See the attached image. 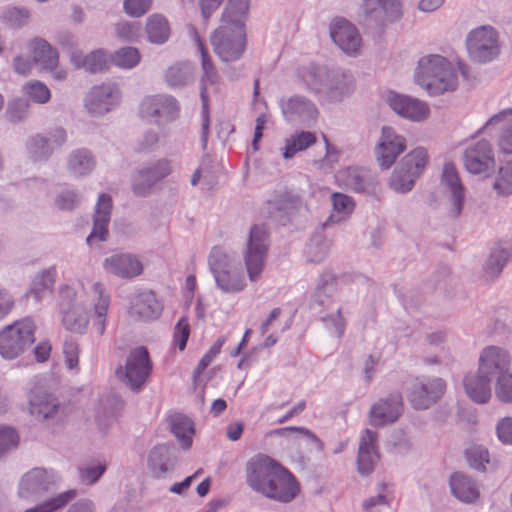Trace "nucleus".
Masks as SVG:
<instances>
[{"instance_id":"nucleus-1","label":"nucleus","mask_w":512,"mask_h":512,"mask_svg":"<svg viewBox=\"0 0 512 512\" xmlns=\"http://www.w3.org/2000/svg\"><path fill=\"white\" fill-rule=\"evenodd\" d=\"M152 361L148 349L138 346L131 349L124 365L116 368V376L134 392H140L152 372Z\"/></svg>"},{"instance_id":"nucleus-2","label":"nucleus","mask_w":512,"mask_h":512,"mask_svg":"<svg viewBox=\"0 0 512 512\" xmlns=\"http://www.w3.org/2000/svg\"><path fill=\"white\" fill-rule=\"evenodd\" d=\"M35 328L31 318L6 326L0 332V356L12 360L27 351L35 341Z\"/></svg>"},{"instance_id":"nucleus-3","label":"nucleus","mask_w":512,"mask_h":512,"mask_svg":"<svg viewBox=\"0 0 512 512\" xmlns=\"http://www.w3.org/2000/svg\"><path fill=\"white\" fill-rule=\"evenodd\" d=\"M208 265L216 286L222 292L238 293L246 286L243 274L220 247L212 248L208 257Z\"/></svg>"},{"instance_id":"nucleus-4","label":"nucleus","mask_w":512,"mask_h":512,"mask_svg":"<svg viewBox=\"0 0 512 512\" xmlns=\"http://www.w3.org/2000/svg\"><path fill=\"white\" fill-rule=\"evenodd\" d=\"M428 161L426 149L417 147L398 163L390 177V187L398 193L412 190L416 180L423 173Z\"/></svg>"},{"instance_id":"nucleus-5","label":"nucleus","mask_w":512,"mask_h":512,"mask_svg":"<svg viewBox=\"0 0 512 512\" xmlns=\"http://www.w3.org/2000/svg\"><path fill=\"white\" fill-rule=\"evenodd\" d=\"M466 46L471 60L479 64L496 60L501 52L499 33L490 25L471 30L466 38Z\"/></svg>"},{"instance_id":"nucleus-6","label":"nucleus","mask_w":512,"mask_h":512,"mask_svg":"<svg viewBox=\"0 0 512 512\" xmlns=\"http://www.w3.org/2000/svg\"><path fill=\"white\" fill-rule=\"evenodd\" d=\"M210 42L214 53L222 62L238 61L246 51V30L222 24L213 32Z\"/></svg>"},{"instance_id":"nucleus-7","label":"nucleus","mask_w":512,"mask_h":512,"mask_svg":"<svg viewBox=\"0 0 512 512\" xmlns=\"http://www.w3.org/2000/svg\"><path fill=\"white\" fill-rule=\"evenodd\" d=\"M269 249V232L265 225H253L250 228L243 260L250 281H256L265 266Z\"/></svg>"},{"instance_id":"nucleus-8","label":"nucleus","mask_w":512,"mask_h":512,"mask_svg":"<svg viewBox=\"0 0 512 512\" xmlns=\"http://www.w3.org/2000/svg\"><path fill=\"white\" fill-rule=\"evenodd\" d=\"M446 391V382L440 377H416L409 388L408 398L416 410H425L437 403Z\"/></svg>"},{"instance_id":"nucleus-9","label":"nucleus","mask_w":512,"mask_h":512,"mask_svg":"<svg viewBox=\"0 0 512 512\" xmlns=\"http://www.w3.org/2000/svg\"><path fill=\"white\" fill-rule=\"evenodd\" d=\"M193 38L197 44L198 50L201 56V68H202V76L200 79V98L202 102V140L204 143L207 141L208 130H209V96L207 91L208 85H216L219 81V74L211 60V57L206 49L201 37L199 34L194 31Z\"/></svg>"},{"instance_id":"nucleus-10","label":"nucleus","mask_w":512,"mask_h":512,"mask_svg":"<svg viewBox=\"0 0 512 512\" xmlns=\"http://www.w3.org/2000/svg\"><path fill=\"white\" fill-rule=\"evenodd\" d=\"M180 106L175 97L168 94L146 96L140 104V115L150 118L157 125L172 122L179 116Z\"/></svg>"},{"instance_id":"nucleus-11","label":"nucleus","mask_w":512,"mask_h":512,"mask_svg":"<svg viewBox=\"0 0 512 512\" xmlns=\"http://www.w3.org/2000/svg\"><path fill=\"white\" fill-rule=\"evenodd\" d=\"M362 15L366 25L383 28L402 17L400 0H362Z\"/></svg>"},{"instance_id":"nucleus-12","label":"nucleus","mask_w":512,"mask_h":512,"mask_svg":"<svg viewBox=\"0 0 512 512\" xmlns=\"http://www.w3.org/2000/svg\"><path fill=\"white\" fill-rule=\"evenodd\" d=\"M67 141L64 128L50 129L47 136L35 134L26 142L28 156L34 162H46L56 149L61 148Z\"/></svg>"},{"instance_id":"nucleus-13","label":"nucleus","mask_w":512,"mask_h":512,"mask_svg":"<svg viewBox=\"0 0 512 512\" xmlns=\"http://www.w3.org/2000/svg\"><path fill=\"white\" fill-rule=\"evenodd\" d=\"M248 480H297L280 462L259 453L246 463Z\"/></svg>"},{"instance_id":"nucleus-14","label":"nucleus","mask_w":512,"mask_h":512,"mask_svg":"<svg viewBox=\"0 0 512 512\" xmlns=\"http://www.w3.org/2000/svg\"><path fill=\"white\" fill-rule=\"evenodd\" d=\"M121 102V92L115 83L92 87L85 98V107L93 116H102L115 109Z\"/></svg>"},{"instance_id":"nucleus-15","label":"nucleus","mask_w":512,"mask_h":512,"mask_svg":"<svg viewBox=\"0 0 512 512\" xmlns=\"http://www.w3.org/2000/svg\"><path fill=\"white\" fill-rule=\"evenodd\" d=\"M463 163L466 170L474 175L493 171L495 158L491 143L484 139L471 143L464 150Z\"/></svg>"},{"instance_id":"nucleus-16","label":"nucleus","mask_w":512,"mask_h":512,"mask_svg":"<svg viewBox=\"0 0 512 512\" xmlns=\"http://www.w3.org/2000/svg\"><path fill=\"white\" fill-rule=\"evenodd\" d=\"M406 149V139L390 126H383L375 147L376 159L383 169H389Z\"/></svg>"},{"instance_id":"nucleus-17","label":"nucleus","mask_w":512,"mask_h":512,"mask_svg":"<svg viewBox=\"0 0 512 512\" xmlns=\"http://www.w3.org/2000/svg\"><path fill=\"white\" fill-rule=\"evenodd\" d=\"M384 101L397 115L413 122L424 121L430 114L426 102L394 91H388Z\"/></svg>"},{"instance_id":"nucleus-18","label":"nucleus","mask_w":512,"mask_h":512,"mask_svg":"<svg viewBox=\"0 0 512 512\" xmlns=\"http://www.w3.org/2000/svg\"><path fill=\"white\" fill-rule=\"evenodd\" d=\"M279 105L283 117L291 124L309 125L318 115L315 104L301 95L281 99Z\"/></svg>"},{"instance_id":"nucleus-19","label":"nucleus","mask_w":512,"mask_h":512,"mask_svg":"<svg viewBox=\"0 0 512 512\" xmlns=\"http://www.w3.org/2000/svg\"><path fill=\"white\" fill-rule=\"evenodd\" d=\"M403 410L402 396L398 392L391 393L379 399L371 406L369 412L370 424L383 427L398 420Z\"/></svg>"},{"instance_id":"nucleus-20","label":"nucleus","mask_w":512,"mask_h":512,"mask_svg":"<svg viewBox=\"0 0 512 512\" xmlns=\"http://www.w3.org/2000/svg\"><path fill=\"white\" fill-rule=\"evenodd\" d=\"M511 357L507 350L499 346L485 347L479 356V373L495 379L510 371Z\"/></svg>"},{"instance_id":"nucleus-21","label":"nucleus","mask_w":512,"mask_h":512,"mask_svg":"<svg viewBox=\"0 0 512 512\" xmlns=\"http://www.w3.org/2000/svg\"><path fill=\"white\" fill-rule=\"evenodd\" d=\"M163 310L162 303L151 290L135 293L130 298L129 314L138 320H155Z\"/></svg>"},{"instance_id":"nucleus-22","label":"nucleus","mask_w":512,"mask_h":512,"mask_svg":"<svg viewBox=\"0 0 512 512\" xmlns=\"http://www.w3.org/2000/svg\"><path fill=\"white\" fill-rule=\"evenodd\" d=\"M441 184L451 193V206L449 217L457 219L463 210L465 188L461 183L456 167L452 163H445L441 175Z\"/></svg>"},{"instance_id":"nucleus-23","label":"nucleus","mask_w":512,"mask_h":512,"mask_svg":"<svg viewBox=\"0 0 512 512\" xmlns=\"http://www.w3.org/2000/svg\"><path fill=\"white\" fill-rule=\"evenodd\" d=\"M330 37L346 54L357 52L361 37L356 27L344 18H336L330 26Z\"/></svg>"},{"instance_id":"nucleus-24","label":"nucleus","mask_w":512,"mask_h":512,"mask_svg":"<svg viewBox=\"0 0 512 512\" xmlns=\"http://www.w3.org/2000/svg\"><path fill=\"white\" fill-rule=\"evenodd\" d=\"M378 434L370 429H365L360 438L357 454V471L363 477L368 476L375 469L380 458L376 448Z\"/></svg>"},{"instance_id":"nucleus-25","label":"nucleus","mask_w":512,"mask_h":512,"mask_svg":"<svg viewBox=\"0 0 512 512\" xmlns=\"http://www.w3.org/2000/svg\"><path fill=\"white\" fill-rule=\"evenodd\" d=\"M29 404L31 415L38 421L54 422L62 414L59 400L50 393L33 392Z\"/></svg>"},{"instance_id":"nucleus-26","label":"nucleus","mask_w":512,"mask_h":512,"mask_svg":"<svg viewBox=\"0 0 512 512\" xmlns=\"http://www.w3.org/2000/svg\"><path fill=\"white\" fill-rule=\"evenodd\" d=\"M112 210V199L108 194L102 193L98 197L93 215V227L91 233L86 238L87 244L91 245L94 241H106L108 238V224L110 222Z\"/></svg>"},{"instance_id":"nucleus-27","label":"nucleus","mask_w":512,"mask_h":512,"mask_svg":"<svg viewBox=\"0 0 512 512\" xmlns=\"http://www.w3.org/2000/svg\"><path fill=\"white\" fill-rule=\"evenodd\" d=\"M103 268L119 278L130 279L142 273L140 260L128 253H117L105 258Z\"/></svg>"},{"instance_id":"nucleus-28","label":"nucleus","mask_w":512,"mask_h":512,"mask_svg":"<svg viewBox=\"0 0 512 512\" xmlns=\"http://www.w3.org/2000/svg\"><path fill=\"white\" fill-rule=\"evenodd\" d=\"M169 173V162L166 160H159L152 166L143 168L137 173L133 180V192L137 196L148 195L155 183L167 176Z\"/></svg>"},{"instance_id":"nucleus-29","label":"nucleus","mask_w":512,"mask_h":512,"mask_svg":"<svg viewBox=\"0 0 512 512\" xmlns=\"http://www.w3.org/2000/svg\"><path fill=\"white\" fill-rule=\"evenodd\" d=\"M255 492L265 497L279 501L290 502L300 491V482H248Z\"/></svg>"},{"instance_id":"nucleus-30","label":"nucleus","mask_w":512,"mask_h":512,"mask_svg":"<svg viewBox=\"0 0 512 512\" xmlns=\"http://www.w3.org/2000/svg\"><path fill=\"white\" fill-rule=\"evenodd\" d=\"M512 261V241L499 240L491 248L489 257L484 265V273L490 279L497 278Z\"/></svg>"},{"instance_id":"nucleus-31","label":"nucleus","mask_w":512,"mask_h":512,"mask_svg":"<svg viewBox=\"0 0 512 512\" xmlns=\"http://www.w3.org/2000/svg\"><path fill=\"white\" fill-rule=\"evenodd\" d=\"M177 461V449L174 445L155 446L148 455V467L156 477H162L174 469Z\"/></svg>"},{"instance_id":"nucleus-32","label":"nucleus","mask_w":512,"mask_h":512,"mask_svg":"<svg viewBox=\"0 0 512 512\" xmlns=\"http://www.w3.org/2000/svg\"><path fill=\"white\" fill-rule=\"evenodd\" d=\"M170 432L183 450H189L195 435V423L185 414L173 413L167 417Z\"/></svg>"},{"instance_id":"nucleus-33","label":"nucleus","mask_w":512,"mask_h":512,"mask_svg":"<svg viewBox=\"0 0 512 512\" xmlns=\"http://www.w3.org/2000/svg\"><path fill=\"white\" fill-rule=\"evenodd\" d=\"M491 378L483 373H470L463 379L466 395L475 403H487L491 397Z\"/></svg>"},{"instance_id":"nucleus-34","label":"nucleus","mask_w":512,"mask_h":512,"mask_svg":"<svg viewBox=\"0 0 512 512\" xmlns=\"http://www.w3.org/2000/svg\"><path fill=\"white\" fill-rule=\"evenodd\" d=\"M337 280L335 274L324 271L318 279L316 289L309 301L310 310L319 313L327 306L329 298L336 291Z\"/></svg>"},{"instance_id":"nucleus-35","label":"nucleus","mask_w":512,"mask_h":512,"mask_svg":"<svg viewBox=\"0 0 512 512\" xmlns=\"http://www.w3.org/2000/svg\"><path fill=\"white\" fill-rule=\"evenodd\" d=\"M448 62L445 57L438 54L421 57L415 71L416 82L424 87V82H430V80H434V77L439 76V73L444 71L445 66L447 67Z\"/></svg>"},{"instance_id":"nucleus-36","label":"nucleus","mask_w":512,"mask_h":512,"mask_svg":"<svg viewBox=\"0 0 512 512\" xmlns=\"http://www.w3.org/2000/svg\"><path fill=\"white\" fill-rule=\"evenodd\" d=\"M96 163L94 154L87 148L74 149L67 158L68 171L74 177L89 175L95 169Z\"/></svg>"},{"instance_id":"nucleus-37","label":"nucleus","mask_w":512,"mask_h":512,"mask_svg":"<svg viewBox=\"0 0 512 512\" xmlns=\"http://www.w3.org/2000/svg\"><path fill=\"white\" fill-rule=\"evenodd\" d=\"M124 407L123 401L116 395L105 396L100 399L95 420L100 429H107L117 420Z\"/></svg>"},{"instance_id":"nucleus-38","label":"nucleus","mask_w":512,"mask_h":512,"mask_svg":"<svg viewBox=\"0 0 512 512\" xmlns=\"http://www.w3.org/2000/svg\"><path fill=\"white\" fill-rule=\"evenodd\" d=\"M92 289L95 299L94 314L92 318L93 328L96 330L98 335L102 336L106 329V316L110 305V297L106 293L104 285L100 282H95L92 285Z\"/></svg>"},{"instance_id":"nucleus-39","label":"nucleus","mask_w":512,"mask_h":512,"mask_svg":"<svg viewBox=\"0 0 512 512\" xmlns=\"http://www.w3.org/2000/svg\"><path fill=\"white\" fill-rule=\"evenodd\" d=\"M33 63L42 70L52 71L57 68L59 54L45 39L35 38L32 43Z\"/></svg>"},{"instance_id":"nucleus-40","label":"nucleus","mask_w":512,"mask_h":512,"mask_svg":"<svg viewBox=\"0 0 512 512\" xmlns=\"http://www.w3.org/2000/svg\"><path fill=\"white\" fill-rule=\"evenodd\" d=\"M352 89V80L349 75L340 70H330L322 93L333 101H339Z\"/></svg>"},{"instance_id":"nucleus-41","label":"nucleus","mask_w":512,"mask_h":512,"mask_svg":"<svg viewBox=\"0 0 512 512\" xmlns=\"http://www.w3.org/2000/svg\"><path fill=\"white\" fill-rule=\"evenodd\" d=\"M441 71L439 76L434 77L430 82H424V88L431 96H437L448 91L456 90L458 86V72L454 65L449 61L447 67Z\"/></svg>"},{"instance_id":"nucleus-42","label":"nucleus","mask_w":512,"mask_h":512,"mask_svg":"<svg viewBox=\"0 0 512 512\" xmlns=\"http://www.w3.org/2000/svg\"><path fill=\"white\" fill-rule=\"evenodd\" d=\"M329 71L325 66L310 63L299 69V78L309 91L319 94L323 91Z\"/></svg>"},{"instance_id":"nucleus-43","label":"nucleus","mask_w":512,"mask_h":512,"mask_svg":"<svg viewBox=\"0 0 512 512\" xmlns=\"http://www.w3.org/2000/svg\"><path fill=\"white\" fill-rule=\"evenodd\" d=\"M250 0H228L222 13V24L245 29Z\"/></svg>"},{"instance_id":"nucleus-44","label":"nucleus","mask_w":512,"mask_h":512,"mask_svg":"<svg viewBox=\"0 0 512 512\" xmlns=\"http://www.w3.org/2000/svg\"><path fill=\"white\" fill-rule=\"evenodd\" d=\"M340 177L344 184L355 192L370 193L373 190V179L363 168L349 167Z\"/></svg>"},{"instance_id":"nucleus-45","label":"nucleus","mask_w":512,"mask_h":512,"mask_svg":"<svg viewBox=\"0 0 512 512\" xmlns=\"http://www.w3.org/2000/svg\"><path fill=\"white\" fill-rule=\"evenodd\" d=\"M71 61L77 68L83 67L90 73H98L107 68L108 58L104 50L98 49L87 55L75 51L72 53Z\"/></svg>"},{"instance_id":"nucleus-46","label":"nucleus","mask_w":512,"mask_h":512,"mask_svg":"<svg viewBox=\"0 0 512 512\" xmlns=\"http://www.w3.org/2000/svg\"><path fill=\"white\" fill-rule=\"evenodd\" d=\"M55 277V267H50L38 273L32 281L28 295L32 296L36 302H40L51 294L55 283Z\"/></svg>"},{"instance_id":"nucleus-47","label":"nucleus","mask_w":512,"mask_h":512,"mask_svg":"<svg viewBox=\"0 0 512 512\" xmlns=\"http://www.w3.org/2000/svg\"><path fill=\"white\" fill-rule=\"evenodd\" d=\"M146 33L148 40L157 45L164 44L170 35L168 20L160 14H152L146 22Z\"/></svg>"},{"instance_id":"nucleus-48","label":"nucleus","mask_w":512,"mask_h":512,"mask_svg":"<svg viewBox=\"0 0 512 512\" xmlns=\"http://www.w3.org/2000/svg\"><path fill=\"white\" fill-rule=\"evenodd\" d=\"M316 143V135L310 131L292 134L285 140L282 156L284 159L293 158L298 152L304 151Z\"/></svg>"},{"instance_id":"nucleus-49","label":"nucleus","mask_w":512,"mask_h":512,"mask_svg":"<svg viewBox=\"0 0 512 512\" xmlns=\"http://www.w3.org/2000/svg\"><path fill=\"white\" fill-rule=\"evenodd\" d=\"M60 314L62 324L66 330L77 334L85 333L89 324V317L83 307L76 306L74 308L64 310Z\"/></svg>"},{"instance_id":"nucleus-50","label":"nucleus","mask_w":512,"mask_h":512,"mask_svg":"<svg viewBox=\"0 0 512 512\" xmlns=\"http://www.w3.org/2000/svg\"><path fill=\"white\" fill-rule=\"evenodd\" d=\"M330 243L322 231L315 232L305 249V256L310 263H320L328 255Z\"/></svg>"},{"instance_id":"nucleus-51","label":"nucleus","mask_w":512,"mask_h":512,"mask_svg":"<svg viewBox=\"0 0 512 512\" xmlns=\"http://www.w3.org/2000/svg\"><path fill=\"white\" fill-rule=\"evenodd\" d=\"M192 77V68L189 63L179 62L170 66L165 73V81L171 88L184 87Z\"/></svg>"},{"instance_id":"nucleus-52","label":"nucleus","mask_w":512,"mask_h":512,"mask_svg":"<svg viewBox=\"0 0 512 512\" xmlns=\"http://www.w3.org/2000/svg\"><path fill=\"white\" fill-rule=\"evenodd\" d=\"M76 497V490L69 489L51 497L36 506L26 509L24 512H54L65 507Z\"/></svg>"},{"instance_id":"nucleus-53","label":"nucleus","mask_w":512,"mask_h":512,"mask_svg":"<svg viewBox=\"0 0 512 512\" xmlns=\"http://www.w3.org/2000/svg\"><path fill=\"white\" fill-rule=\"evenodd\" d=\"M333 210L338 214L330 215L324 222L323 226H328L330 223H337L345 215H349L354 209L353 199L342 193H333L331 195Z\"/></svg>"},{"instance_id":"nucleus-54","label":"nucleus","mask_w":512,"mask_h":512,"mask_svg":"<svg viewBox=\"0 0 512 512\" xmlns=\"http://www.w3.org/2000/svg\"><path fill=\"white\" fill-rule=\"evenodd\" d=\"M449 486L451 493L464 503H472L480 496L476 482H449Z\"/></svg>"},{"instance_id":"nucleus-55","label":"nucleus","mask_w":512,"mask_h":512,"mask_svg":"<svg viewBox=\"0 0 512 512\" xmlns=\"http://www.w3.org/2000/svg\"><path fill=\"white\" fill-rule=\"evenodd\" d=\"M112 62L121 68L131 69L140 61V53L134 47H123L111 56Z\"/></svg>"},{"instance_id":"nucleus-56","label":"nucleus","mask_w":512,"mask_h":512,"mask_svg":"<svg viewBox=\"0 0 512 512\" xmlns=\"http://www.w3.org/2000/svg\"><path fill=\"white\" fill-rule=\"evenodd\" d=\"M18 444L19 435L17 431L10 426L0 425V459L15 450Z\"/></svg>"},{"instance_id":"nucleus-57","label":"nucleus","mask_w":512,"mask_h":512,"mask_svg":"<svg viewBox=\"0 0 512 512\" xmlns=\"http://www.w3.org/2000/svg\"><path fill=\"white\" fill-rule=\"evenodd\" d=\"M466 459L471 468L485 471V465L489 463L488 449L481 445H474L466 450Z\"/></svg>"},{"instance_id":"nucleus-58","label":"nucleus","mask_w":512,"mask_h":512,"mask_svg":"<svg viewBox=\"0 0 512 512\" xmlns=\"http://www.w3.org/2000/svg\"><path fill=\"white\" fill-rule=\"evenodd\" d=\"M495 395L502 403H512V373L509 371L495 378Z\"/></svg>"},{"instance_id":"nucleus-59","label":"nucleus","mask_w":512,"mask_h":512,"mask_svg":"<svg viewBox=\"0 0 512 512\" xmlns=\"http://www.w3.org/2000/svg\"><path fill=\"white\" fill-rule=\"evenodd\" d=\"M29 13L24 8H8L0 16V20L12 28H18L27 23Z\"/></svg>"},{"instance_id":"nucleus-60","label":"nucleus","mask_w":512,"mask_h":512,"mask_svg":"<svg viewBox=\"0 0 512 512\" xmlns=\"http://www.w3.org/2000/svg\"><path fill=\"white\" fill-rule=\"evenodd\" d=\"M25 93L35 102L44 104L50 100L49 88L40 81H31L24 86Z\"/></svg>"},{"instance_id":"nucleus-61","label":"nucleus","mask_w":512,"mask_h":512,"mask_svg":"<svg viewBox=\"0 0 512 512\" xmlns=\"http://www.w3.org/2000/svg\"><path fill=\"white\" fill-rule=\"evenodd\" d=\"M81 203L80 194L71 189H64L59 192L55 198V205L60 210L71 211Z\"/></svg>"},{"instance_id":"nucleus-62","label":"nucleus","mask_w":512,"mask_h":512,"mask_svg":"<svg viewBox=\"0 0 512 512\" xmlns=\"http://www.w3.org/2000/svg\"><path fill=\"white\" fill-rule=\"evenodd\" d=\"M289 202L283 197L267 201L268 217L277 221H286L288 216Z\"/></svg>"},{"instance_id":"nucleus-63","label":"nucleus","mask_w":512,"mask_h":512,"mask_svg":"<svg viewBox=\"0 0 512 512\" xmlns=\"http://www.w3.org/2000/svg\"><path fill=\"white\" fill-rule=\"evenodd\" d=\"M30 104L26 99H14L8 104L7 114L13 123L24 120L29 113Z\"/></svg>"},{"instance_id":"nucleus-64","label":"nucleus","mask_w":512,"mask_h":512,"mask_svg":"<svg viewBox=\"0 0 512 512\" xmlns=\"http://www.w3.org/2000/svg\"><path fill=\"white\" fill-rule=\"evenodd\" d=\"M115 31L122 40L133 42L140 34V25L137 22L120 21L116 24Z\"/></svg>"}]
</instances>
